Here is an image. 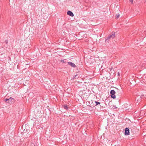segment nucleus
I'll return each instance as SVG.
<instances>
[{"label": "nucleus", "mask_w": 146, "mask_h": 146, "mask_svg": "<svg viewBox=\"0 0 146 146\" xmlns=\"http://www.w3.org/2000/svg\"><path fill=\"white\" fill-rule=\"evenodd\" d=\"M115 32H114L112 33L111 35H110L109 36L107 37L106 38L105 42L108 43H109V40L110 39H112L114 38L115 37Z\"/></svg>", "instance_id": "obj_1"}, {"label": "nucleus", "mask_w": 146, "mask_h": 146, "mask_svg": "<svg viewBox=\"0 0 146 146\" xmlns=\"http://www.w3.org/2000/svg\"><path fill=\"white\" fill-rule=\"evenodd\" d=\"M5 86V85H4V86H3V88H4V86Z\"/></svg>", "instance_id": "obj_18"}, {"label": "nucleus", "mask_w": 146, "mask_h": 146, "mask_svg": "<svg viewBox=\"0 0 146 146\" xmlns=\"http://www.w3.org/2000/svg\"><path fill=\"white\" fill-rule=\"evenodd\" d=\"M110 91H115V90H110Z\"/></svg>", "instance_id": "obj_16"}, {"label": "nucleus", "mask_w": 146, "mask_h": 146, "mask_svg": "<svg viewBox=\"0 0 146 146\" xmlns=\"http://www.w3.org/2000/svg\"><path fill=\"white\" fill-rule=\"evenodd\" d=\"M95 103H96V106H97L99 104H100V102H97L96 101H95Z\"/></svg>", "instance_id": "obj_11"}, {"label": "nucleus", "mask_w": 146, "mask_h": 146, "mask_svg": "<svg viewBox=\"0 0 146 146\" xmlns=\"http://www.w3.org/2000/svg\"><path fill=\"white\" fill-rule=\"evenodd\" d=\"M89 92H84V93L82 92L83 94L82 95V96L83 97H85V98H87L89 97L90 96V94L89 93Z\"/></svg>", "instance_id": "obj_3"}, {"label": "nucleus", "mask_w": 146, "mask_h": 146, "mask_svg": "<svg viewBox=\"0 0 146 146\" xmlns=\"http://www.w3.org/2000/svg\"><path fill=\"white\" fill-rule=\"evenodd\" d=\"M79 78V76L77 74H76L75 75L74 77L73 78V79L74 78H75L76 79H78Z\"/></svg>", "instance_id": "obj_10"}, {"label": "nucleus", "mask_w": 146, "mask_h": 146, "mask_svg": "<svg viewBox=\"0 0 146 146\" xmlns=\"http://www.w3.org/2000/svg\"><path fill=\"white\" fill-rule=\"evenodd\" d=\"M14 100L13 98L10 97L9 99H5V102L8 103L9 104H11L14 101Z\"/></svg>", "instance_id": "obj_2"}, {"label": "nucleus", "mask_w": 146, "mask_h": 146, "mask_svg": "<svg viewBox=\"0 0 146 146\" xmlns=\"http://www.w3.org/2000/svg\"><path fill=\"white\" fill-rule=\"evenodd\" d=\"M5 42L6 44H7L8 43V40H6L5 41Z\"/></svg>", "instance_id": "obj_13"}, {"label": "nucleus", "mask_w": 146, "mask_h": 146, "mask_svg": "<svg viewBox=\"0 0 146 146\" xmlns=\"http://www.w3.org/2000/svg\"><path fill=\"white\" fill-rule=\"evenodd\" d=\"M115 92H110V96L111 98L113 99H115L116 98L115 95Z\"/></svg>", "instance_id": "obj_4"}, {"label": "nucleus", "mask_w": 146, "mask_h": 146, "mask_svg": "<svg viewBox=\"0 0 146 146\" xmlns=\"http://www.w3.org/2000/svg\"><path fill=\"white\" fill-rule=\"evenodd\" d=\"M63 108L65 110H68V108L66 105L64 106Z\"/></svg>", "instance_id": "obj_8"}, {"label": "nucleus", "mask_w": 146, "mask_h": 146, "mask_svg": "<svg viewBox=\"0 0 146 146\" xmlns=\"http://www.w3.org/2000/svg\"><path fill=\"white\" fill-rule=\"evenodd\" d=\"M124 134L125 135H128L129 134V130L128 128H125Z\"/></svg>", "instance_id": "obj_5"}, {"label": "nucleus", "mask_w": 146, "mask_h": 146, "mask_svg": "<svg viewBox=\"0 0 146 146\" xmlns=\"http://www.w3.org/2000/svg\"><path fill=\"white\" fill-rule=\"evenodd\" d=\"M129 1L131 3H133V0H129Z\"/></svg>", "instance_id": "obj_14"}, {"label": "nucleus", "mask_w": 146, "mask_h": 146, "mask_svg": "<svg viewBox=\"0 0 146 146\" xmlns=\"http://www.w3.org/2000/svg\"><path fill=\"white\" fill-rule=\"evenodd\" d=\"M117 75H118V76H120V74H119V72H118V74H117Z\"/></svg>", "instance_id": "obj_15"}, {"label": "nucleus", "mask_w": 146, "mask_h": 146, "mask_svg": "<svg viewBox=\"0 0 146 146\" xmlns=\"http://www.w3.org/2000/svg\"><path fill=\"white\" fill-rule=\"evenodd\" d=\"M66 59H64V60H60L61 62L62 63H66Z\"/></svg>", "instance_id": "obj_9"}, {"label": "nucleus", "mask_w": 146, "mask_h": 146, "mask_svg": "<svg viewBox=\"0 0 146 146\" xmlns=\"http://www.w3.org/2000/svg\"><path fill=\"white\" fill-rule=\"evenodd\" d=\"M57 90V89H56V90H54V91H56Z\"/></svg>", "instance_id": "obj_17"}, {"label": "nucleus", "mask_w": 146, "mask_h": 146, "mask_svg": "<svg viewBox=\"0 0 146 146\" xmlns=\"http://www.w3.org/2000/svg\"><path fill=\"white\" fill-rule=\"evenodd\" d=\"M67 14L68 15H69L70 16L73 17L74 16L73 13L70 11H68L67 12Z\"/></svg>", "instance_id": "obj_7"}, {"label": "nucleus", "mask_w": 146, "mask_h": 146, "mask_svg": "<svg viewBox=\"0 0 146 146\" xmlns=\"http://www.w3.org/2000/svg\"><path fill=\"white\" fill-rule=\"evenodd\" d=\"M56 88H58V87H57Z\"/></svg>", "instance_id": "obj_19"}, {"label": "nucleus", "mask_w": 146, "mask_h": 146, "mask_svg": "<svg viewBox=\"0 0 146 146\" xmlns=\"http://www.w3.org/2000/svg\"><path fill=\"white\" fill-rule=\"evenodd\" d=\"M68 64L72 67L75 68L76 67V66L75 64L73 62H68Z\"/></svg>", "instance_id": "obj_6"}, {"label": "nucleus", "mask_w": 146, "mask_h": 146, "mask_svg": "<svg viewBox=\"0 0 146 146\" xmlns=\"http://www.w3.org/2000/svg\"><path fill=\"white\" fill-rule=\"evenodd\" d=\"M119 14L117 15H116V18H117V19L119 17Z\"/></svg>", "instance_id": "obj_12"}]
</instances>
